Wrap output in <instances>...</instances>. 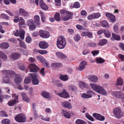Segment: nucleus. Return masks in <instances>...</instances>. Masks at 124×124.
<instances>
[{
	"label": "nucleus",
	"mask_w": 124,
	"mask_h": 124,
	"mask_svg": "<svg viewBox=\"0 0 124 124\" xmlns=\"http://www.w3.org/2000/svg\"><path fill=\"white\" fill-rule=\"evenodd\" d=\"M90 85L95 92L102 95H106L105 90L102 86L97 84L93 83H90Z\"/></svg>",
	"instance_id": "1"
},
{
	"label": "nucleus",
	"mask_w": 124,
	"mask_h": 124,
	"mask_svg": "<svg viewBox=\"0 0 124 124\" xmlns=\"http://www.w3.org/2000/svg\"><path fill=\"white\" fill-rule=\"evenodd\" d=\"M60 12L61 14V19L62 21H66L72 19L73 15L72 13L64 9L61 10Z\"/></svg>",
	"instance_id": "2"
},
{
	"label": "nucleus",
	"mask_w": 124,
	"mask_h": 124,
	"mask_svg": "<svg viewBox=\"0 0 124 124\" xmlns=\"http://www.w3.org/2000/svg\"><path fill=\"white\" fill-rule=\"evenodd\" d=\"M66 44V40L63 36H60L58 37L56 42V45L58 48L60 49L64 48Z\"/></svg>",
	"instance_id": "3"
},
{
	"label": "nucleus",
	"mask_w": 124,
	"mask_h": 124,
	"mask_svg": "<svg viewBox=\"0 0 124 124\" xmlns=\"http://www.w3.org/2000/svg\"><path fill=\"white\" fill-rule=\"evenodd\" d=\"M2 72L5 73L6 75L8 76L4 77L3 79V82L5 83H9V79L8 77L14 75V73L13 71L11 70H3L2 71Z\"/></svg>",
	"instance_id": "4"
},
{
	"label": "nucleus",
	"mask_w": 124,
	"mask_h": 124,
	"mask_svg": "<svg viewBox=\"0 0 124 124\" xmlns=\"http://www.w3.org/2000/svg\"><path fill=\"white\" fill-rule=\"evenodd\" d=\"M14 119L16 121L19 123H24L26 121V116L22 113L17 115L15 117Z\"/></svg>",
	"instance_id": "5"
},
{
	"label": "nucleus",
	"mask_w": 124,
	"mask_h": 124,
	"mask_svg": "<svg viewBox=\"0 0 124 124\" xmlns=\"http://www.w3.org/2000/svg\"><path fill=\"white\" fill-rule=\"evenodd\" d=\"M113 96L117 99L123 100L124 102V93L120 91H114L112 93Z\"/></svg>",
	"instance_id": "6"
},
{
	"label": "nucleus",
	"mask_w": 124,
	"mask_h": 124,
	"mask_svg": "<svg viewBox=\"0 0 124 124\" xmlns=\"http://www.w3.org/2000/svg\"><path fill=\"white\" fill-rule=\"evenodd\" d=\"M34 23V21L32 19H29L27 21V24L29 26V29L30 31H33L36 29V26Z\"/></svg>",
	"instance_id": "7"
},
{
	"label": "nucleus",
	"mask_w": 124,
	"mask_h": 124,
	"mask_svg": "<svg viewBox=\"0 0 124 124\" xmlns=\"http://www.w3.org/2000/svg\"><path fill=\"white\" fill-rule=\"evenodd\" d=\"M113 111L114 114L118 119H120L124 116L123 114L121 113V109L118 108H114Z\"/></svg>",
	"instance_id": "8"
},
{
	"label": "nucleus",
	"mask_w": 124,
	"mask_h": 124,
	"mask_svg": "<svg viewBox=\"0 0 124 124\" xmlns=\"http://www.w3.org/2000/svg\"><path fill=\"white\" fill-rule=\"evenodd\" d=\"M28 67L31 72H36L39 69V67L34 63L30 64Z\"/></svg>",
	"instance_id": "9"
},
{
	"label": "nucleus",
	"mask_w": 124,
	"mask_h": 124,
	"mask_svg": "<svg viewBox=\"0 0 124 124\" xmlns=\"http://www.w3.org/2000/svg\"><path fill=\"white\" fill-rule=\"evenodd\" d=\"M39 35L43 38H47L50 36V34L48 31L41 30L39 31Z\"/></svg>",
	"instance_id": "10"
},
{
	"label": "nucleus",
	"mask_w": 124,
	"mask_h": 124,
	"mask_svg": "<svg viewBox=\"0 0 124 124\" xmlns=\"http://www.w3.org/2000/svg\"><path fill=\"white\" fill-rule=\"evenodd\" d=\"M19 15H21L24 17H28L29 16V14L28 11L23 9L21 8L19 9Z\"/></svg>",
	"instance_id": "11"
},
{
	"label": "nucleus",
	"mask_w": 124,
	"mask_h": 124,
	"mask_svg": "<svg viewBox=\"0 0 124 124\" xmlns=\"http://www.w3.org/2000/svg\"><path fill=\"white\" fill-rule=\"evenodd\" d=\"M101 16L100 14L99 13H93L87 17V19L89 20L98 18Z\"/></svg>",
	"instance_id": "12"
},
{
	"label": "nucleus",
	"mask_w": 124,
	"mask_h": 124,
	"mask_svg": "<svg viewBox=\"0 0 124 124\" xmlns=\"http://www.w3.org/2000/svg\"><path fill=\"white\" fill-rule=\"evenodd\" d=\"M93 116L97 120L101 121H103L105 119L104 116L98 113H94L93 114Z\"/></svg>",
	"instance_id": "13"
},
{
	"label": "nucleus",
	"mask_w": 124,
	"mask_h": 124,
	"mask_svg": "<svg viewBox=\"0 0 124 124\" xmlns=\"http://www.w3.org/2000/svg\"><path fill=\"white\" fill-rule=\"evenodd\" d=\"M86 93L88 94H87L85 93H83L82 95V97L85 98H89L92 97V94H93V91L90 90L87 91Z\"/></svg>",
	"instance_id": "14"
},
{
	"label": "nucleus",
	"mask_w": 124,
	"mask_h": 124,
	"mask_svg": "<svg viewBox=\"0 0 124 124\" xmlns=\"http://www.w3.org/2000/svg\"><path fill=\"white\" fill-rule=\"evenodd\" d=\"M48 43L45 41H42L40 42L39 44V46L42 49H46L48 46Z\"/></svg>",
	"instance_id": "15"
},
{
	"label": "nucleus",
	"mask_w": 124,
	"mask_h": 124,
	"mask_svg": "<svg viewBox=\"0 0 124 124\" xmlns=\"http://www.w3.org/2000/svg\"><path fill=\"white\" fill-rule=\"evenodd\" d=\"M88 79L91 82L96 83L98 79L97 77L94 75H90L88 77Z\"/></svg>",
	"instance_id": "16"
},
{
	"label": "nucleus",
	"mask_w": 124,
	"mask_h": 124,
	"mask_svg": "<svg viewBox=\"0 0 124 124\" xmlns=\"http://www.w3.org/2000/svg\"><path fill=\"white\" fill-rule=\"evenodd\" d=\"M58 95L62 98H69L70 96L65 89H63L62 92L58 94Z\"/></svg>",
	"instance_id": "17"
},
{
	"label": "nucleus",
	"mask_w": 124,
	"mask_h": 124,
	"mask_svg": "<svg viewBox=\"0 0 124 124\" xmlns=\"http://www.w3.org/2000/svg\"><path fill=\"white\" fill-rule=\"evenodd\" d=\"M55 54L57 58L59 59H64L67 58L65 55L60 52H57L55 53Z\"/></svg>",
	"instance_id": "18"
},
{
	"label": "nucleus",
	"mask_w": 124,
	"mask_h": 124,
	"mask_svg": "<svg viewBox=\"0 0 124 124\" xmlns=\"http://www.w3.org/2000/svg\"><path fill=\"white\" fill-rule=\"evenodd\" d=\"M63 65L62 63L60 62H55L52 63L51 65V67L54 69H58Z\"/></svg>",
	"instance_id": "19"
},
{
	"label": "nucleus",
	"mask_w": 124,
	"mask_h": 124,
	"mask_svg": "<svg viewBox=\"0 0 124 124\" xmlns=\"http://www.w3.org/2000/svg\"><path fill=\"white\" fill-rule=\"evenodd\" d=\"M22 81V78L20 76L17 74L15 78V81L16 84L17 85H19Z\"/></svg>",
	"instance_id": "20"
},
{
	"label": "nucleus",
	"mask_w": 124,
	"mask_h": 124,
	"mask_svg": "<svg viewBox=\"0 0 124 124\" xmlns=\"http://www.w3.org/2000/svg\"><path fill=\"white\" fill-rule=\"evenodd\" d=\"M19 25L20 28H21L22 27L24 28L26 27V26L25 25L22 26V25H25V23L24 20L22 17H20V18Z\"/></svg>",
	"instance_id": "21"
},
{
	"label": "nucleus",
	"mask_w": 124,
	"mask_h": 124,
	"mask_svg": "<svg viewBox=\"0 0 124 124\" xmlns=\"http://www.w3.org/2000/svg\"><path fill=\"white\" fill-rule=\"evenodd\" d=\"M41 95L44 98L48 99H50V93L45 91H42L41 93Z\"/></svg>",
	"instance_id": "22"
},
{
	"label": "nucleus",
	"mask_w": 124,
	"mask_h": 124,
	"mask_svg": "<svg viewBox=\"0 0 124 124\" xmlns=\"http://www.w3.org/2000/svg\"><path fill=\"white\" fill-rule=\"evenodd\" d=\"M39 4L42 9L46 10L48 8V6L43 2V0H40Z\"/></svg>",
	"instance_id": "23"
},
{
	"label": "nucleus",
	"mask_w": 124,
	"mask_h": 124,
	"mask_svg": "<svg viewBox=\"0 0 124 124\" xmlns=\"http://www.w3.org/2000/svg\"><path fill=\"white\" fill-rule=\"evenodd\" d=\"M21 56V55L18 53H13L11 54L10 56L12 59L16 60L18 59Z\"/></svg>",
	"instance_id": "24"
},
{
	"label": "nucleus",
	"mask_w": 124,
	"mask_h": 124,
	"mask_svg": "<svg viewBox=\"0 0 124 124\" xmlns=\"http://www.w3.org/2000/svg\"><path fill=\"white\" fill-rule=\"evenodd\" d=\"M22 96L23 98V100L25 102L28 103L30 102V99L29 98L27 97L25 93H22Z\"/></svg>",
	"instance_id": "25"
},
{
	"label": "nucleus",
	"mask_w": 124,
	"mask_h": 124,
	"mask_svg": "<svg viewBox=\"0 0 124 124\" xmlns=\"http://www.w3.org/2000/svg\"><path fill=\"white\" fill-rule=\"evenodd\" d=\"M61 113L63 116L67 118H69L71 117L70 114L67 111L64 110H62Z\"/></svg>",
	"instance_id": "26"
},
{
	"label": "nucleus",
	"mask_w": 124,
	"mask_h": 124,
	"mask_svg": "<svg viewBox=\"0 0 124 124\" xmlns=\"http://www.w3.org/2000/svg\"><path fill=\"white\" fill-rule=\"evenodd\" d=\"M62 105L63 107L70 109L71 108L70 103L68 102H64L62 103Z\"/></svg>",
	"instance_id": "27"
},
{
	"label": "nucleus",
	"mask_w": 124,
	"mask_h": 124,
	"mask_svg": "<svg viewBox=\"0 0 124 124\" xmlns=\"http://www.w3.org/2000/svg\"><path fill=\"white\" fill-rule=\"evenodd\" d=\"M34 23L37 25H39L40 23H39L40 17L38 15H35L34 17Z\"/></svg>",
	"instance_id": "28"
},
{
	"label": "nucleus",
	"mask_w": 124,
	"mask_h": 124,
	"mask_svg": "<svg viewBox=\"0 0 124 124\" xmlns=\"http://www.w3.org/2000/svg\"><path fill=\"white\" fill-rule=\"evenodd\" d=\"M87 64L86 62L83 61L81 62L80 63L79 68L80 70H82L85 68V66Z\"/></svg>",
	"instance_id": "29"
},
{
	"label": "nucleus",
	"mask_w": 124,
	"mask_h": 124,
	"mask_svg": "<svg viewBox=\"0 0 124 124\" xmlns=\"http://www.w3.org/2000/svg\"><path fill=\"white\" fill-rule=\"evenodd\" d=\"M107 42L108 41L106 39H102L98 43V45L102 46L106 44Z\"/></svg>",
	"instance_id": "30"
},
{
	"label": "nucleus",
	"mask_w": 124,
	"mask_h": 124,
	"mask_svg": "<svg viewBox=\"0 0 124 124\" xmlns=\"http://www.w3.org/2000/svg\"><path fill=\"white\" fill-rule=\"evenodd\" d=\"M9 45L7 42H3L1 44L0 47L1 48L3 49L8 48L9 47Z\"/></svg>",
	"instance_id": "31"
},
{
	"label": "nucleus",
	"mask_w": 124,
	"mask_h": 124,
	"mask_svg": "<svg viewBox=\"0 0 124 124\" xmlns=\"http://www.w3.org/2000/svg\"><path fill=\"white\" fill-rule=\"evenodd\" d=\"M101 26L104 27L108 28L109 27L108 23L105 20L101 21Z\"/></svg>",
	"instance_id": "32"
},
{
	"label": "nucleus",
	"mask_w": 124,
	"mask_h": 124,
	"mask_svg": "<svg viewBox=\"0 0 124 124\" xmlns=\"http://www.w3.org/2000/svg\"><path fill=\"white\" fill-rule=\"evenodd\" d=\"M59 78L61 80L64 81H67L68 79V77L67 75H62L60 76Z\"/></svg>",
	"instance_id": "33"
},
{
	"label": "nucleus",
	"mask_w": 124,
	"mask_h": 124,
	"mask_svg": "<svg viewBox=\"0 0 124 124\" xmlns=\"http://www.w3.org/2000/svg\"><path fill=\"white\" fill-rule=\"evenodd\" d=\"M20 37L22 39H23L24 38L25 32L22 29H20Z\"/></svg>",
	"instance_id": "34"
},
{
	"label": "nucleus",
	"mask_w": 124,
	"mask_h": 124,
	"mask_svg": "<svg viewBox=\"0 0 124 124\" xmlns=\"http://www.w3.org/2000/svg\"><path fill=\"white\" fill-rule=\"evenodd\" d=\"M69 90L72 92H75L77 90V87L74 85H71L69 86Z\"/></svg>",
	"instance_id": "35"
},
{
	"label": "nucleus",
	"mask_w": 124,
	"mask_h": 124,
	"mask_svg": "<svg viewBox=\"0 0 124 124\" xmlns=\"http://www.w3.org/2000/svg\"><path fill=\"white\" fill-rule=\"evenodd\" d=\"M18 67L20 70L23 71L24 70L25 68V66L22 63H18Z\"/></svg>",
	"instance_id": "36"
},
{
	"label": "nucleus",
	"mask_w": 124,
	"mask_h": 124,
	"mask_svg": "<svg viewBox=\"0 0 124 124\" xmlns=\"http://www.w3.org/2000/svg\"><path fill=\"white\" fill-rule=\"evenodd\" d=\"M112 38H111V39L112 40H113L112 38L117 40H119L120 39V36L119 35H116L114 33H112Z\"/></svg>",
	"instance_id": "37"
},
{
	"label": "nucleus",
	"mask_w": 124,
	"mask_h": 124,
	"mask_svg": "<svg viewBox=\"0 0 124 124\" xmlns=\"http://www.w3.org/2000/svg\"><path fill=\"white\" fill-rule=\"evenodd\" d=\"M17 102L15 100H12L9 101L8 104L9 106H14Z\"/></svg>",
	"instance_id": "38"
},
{
	"label": "nucleus",
	"mask_w": 124,
	"mask_h": 124,
	"mask_svg": "<svg viewBox=\"0 0 124 124\" xmlns=\"http://www.w3.org/2000/svg\"><path fill=\"white\" fill-rule=\"evenodd\" d=\"M75 123L76 124H86L85 121L80 119H77L75 122Z\"/></svg>",
	"instance_id": "39"
},
{
	"label": "nucleus",
	"mask_w": 124,
	"mask_h": 124,
	"mask_svg": "<svg viewBox=\"0 0 124 124\" xmlns=\"http://www.w3.org/2000/svg\"><path fill=\"white\" fill-rule=\"evenodd\" d=\"M104 34L105 36L107 38H109L111 36V34L110 32L107 30H105Z\"/></svg>",
	"instance_id": "40"
},
{
	"label": "nucleus",
	"mask_w": 124,
	"mask_h": 124,
	"mask_svg": "<svg viewBox=\"0 0 124 124\" xmlns=\"http://www.w3.org/2000/svg\"><path fill=\"white\" fill-rule=\"evenodd\" d=\"M0 58L6 60L7 58V57L6 55L2 52L0 51Z\"/></svg>",
	"instance_id": "41"
},
{
	"label": "nucleus",
	"mask_w": 124,
	"mask_h": 124,
	"mask_svg": "<svg viewBox=\"0 0 124 124\" xmlns=\"http://www.w3.org/2000/svg\"><path fill=\"white\" fill-rule=\"evenodd\" d=\"M54 18L56 21H59L60 20V14L59 13H56L54 15Z\"/></svg>",
	"instance_id": "42"
},
{
	"label": "nucleus",
	"mask_w": 124,
	"mask_h": 124,
	"mask_svg": "<svg viewBox=\"0 0 124 124\" xmlns=\"http://www.w3.org/2000/svg\"><path fill=\"white\" fill-rule=\"evenodd\" d=\"M36 58L38 60L40 61L42 63V62H44L45 59L42 56L40 55L37 56L36 57Z\"/></svg>",
	"instance_id": "43"
},
{
	"label": "nucleus",
	"mask_w": 124,
	"mask_h": 124,
	"mask_svg": "<svg viewBox=\"0 0 124 124\" xmlns=\"http://www.w3.org/2000/svg\"><path fill=\"white\" fill-rule=\"evenodd\" d=\"M96 61L97 63H102L105 62V60L101 57L96 58Z\"/></svg>",
	"instance_id": "44"
},
{
	"label": "nucleus",
	"mask_w": 124,
	"mask_h": 124,
	"mask_svg": "<svg viewBox=\"0 0 124 124\" xmlns=\"http://www.w3.org/2000/svg\"><path fill=\"white\" fill-rule=\"evenodd\" d=\"M74 39L76 42H78L81 39L80 35L78 34L76 35L73 37Z\"/></svg>",
	"instance_id": "45"
},
{
	"label": "nucleus",
	"mask_w": 124,
	"mask_h": 124,
	"mask_svg": "<svg viewBox=\"0 0 124 124\" xmlns=\"http://www.w3.org/2000/svg\"><path fill=\"white\" fill-rule=\"evenodd\" d=\"M10 120L7 118L3 119L1 122L2 124H10Z\"/></svg>",
	"instance_id": "46"
},
{
	"label": "nucleus",
	"mask_w": 124,
	"mask_h": 124,
	"mask_svg": "<svg viewBox=\"0 0 124 124\" xmlns=\"http://www.w3.org/2000/svg\"><path fill=\"white\" fill-rule=\"evenodd\" d=\"M39 13L41 17V19L43 22H44L45 21V17L44 14L41 11L39 12Z\"/></svg>",
	"instance_id": "47"
},
{
	"label": "nucleus",
	"mask_w": 124,
	"mask_h": 124,
	"mask_svg": "<svg viewBox=\"0 0 124 124\" xmlns=\"http://www.w3.org/2000/svg\"><path fill=\"white\" fill-rule=\"evenodd\" d=\"M123 83V80L121 78H119L117 79L116 85H122Z\"/></svg>",
	"instance_id": "48"
},
{
	"label": "nucleus",
	"mask_w": 124,
	"mask_h": 124,
	"mask_svg": "<svg viewBox=\"0 0 124 124\" xmlns=\"http://www.w3.org/2000/svg\"><path fill=\"white\" fill-rule=\"evenodd\" d=\"M85 116L89 120L92 121H93L94 120V118L88 113H85Z\"/></svg>",
	"instance_id": "49"
},
{
	"label": "nucleus",
	"mask_w": 124,
	"mask_h": 124,
	"mask_svg": "<svg viewBox=\"0 0 124 124\" xmlns=\"http://www.w3.org/2000/svg\"><path fill=\"white\" fill-rule=\"evenodd\" d=\"M29 76L31 78L32 80L37 78V74L35 73H30L29 74Z\"/></svg>",
	"instance_id": "50"
},
{
	"label": "nucleus",
	"mask_w": 124,
	"mask_h": 124,
	"mask_svg": "<svg viewBox=\"0 0 124 124\" xmlns=\"http://www.w3.org/2000/svg\"><path fill=\"white\" fill-rule=\"evenodd\" d=\"M31 81V78L29 77H27L25 78L24 80V83L28 84L30 83Z\"/></svg>",
	"instance_id": "51"
},
{
	"label": "nucleus",
	"mask_w": 124,
	"mask_h": 124,
	"mask_svg": "<svg viewBox=\"0 0 124 124\" xmlns=\"http://www.w3.org/2000/svg\"><path fill=\"white\" fill-rule=\"evenodd\" d=\"M79 86L82 89L85 88V83L82 81H80L79 83Z\"/></svg>",
	"instance_id": "52"
},
{
	"label": "nucleus",
	"mask_w": 124,
	"mask_h": 124,
	"mask_svg": "<svg viewBox=\"0 0 124 124\" xmlns=\"http://www.w3.org/2000/svg\"><path fill=\"white\" fill-rule=\"evenodd\" d=\"M97 45L96 44L94 43L91 42L87 44V46L90 47H94Z\"/></svg>",
	"instance_id": "53"
},
{
	"label": "nucleus",
	"mask_w": 124,
	"mask_h": 124,
	"mask_svg": "<svg viewBox=\"0 0 124 124\" xmlns=\"http://www.w3.org/2000/svg\"><path fill=\"white\" fill-rule=\"evenodd\" d=\"M73 7L75 8H78L80 7V5L79 3L78 2H75L73 5Z\"/></svg>",
	"instance_id": "54"
},
{
	"label": "nucleus",
	"mask_w": 124,
	"mask_h": 124,
	"mask_svg": "<svg viewBox=\"0 0 124 124\" xmlns=\"http://www.w3.org/2000/svg\"><path fill=\"white\" fill-rule=\"evenodd\" d=\"M32 82L33 84L37 85L38 84L39 81L36 78L32 80Z\"/></svg>",
	"instance_id": "55"
},
{
	"label": "nucleus",
	"mask_w": 124,
	"mask_h": 124,
	"mask_svg": "<svg viewBox=\"0 0 124 124\" xmlns=\"http://www.w3.org/2000/svg\"><path fill=\"white\" fill-rule=\"evenodd\" d=\"M29 60L31 63H34L36 62V60L34 58L30 57L29 58Z\"/></svg>",
	"instance_id": "56"
},
{
	"label": "nucleus",
	"mask_w": 124,
	"mask_h": 124,
	"mask_svg": "<svg viewBox=\"0 0 124 124\" xmlns=\"http://www.w3.org/2000/svg\"><path fill=\"white\" fill-rule=\"evenodd\" d=\"M109 20L112 22H115L116 20L115 16L114 15L111 16L109 18Z\"/></svg>",
	"instance_id": "57"
},
{
	"label": "nucleus",
	"mask_w": 124,
	"mask_h": 124,
	"mask_svg": "<svg viewBox=\"0 0 124 124\" xmlns=\"http://www.w3.org/2000/svg\"><path fill=\"white\" fill-rule=\"evenodd\" d=\"M20 46L21 47H22L24 48H26V46L24 43L23 41H21L20 42Z\"/></svg>",
	"instance_id": "58"
},
{
	"label": "nucleus",
	"mask_w": 124,
	"mask_h": 124,
	"mask_svg": "<svg viewBox=\"0 0 124 124\" xmlns=\"http://www.w3.org/2000/svg\"><path fill=\"white\" fill-rule=\"evenodd\" d=\"M0 113L1 116L5 117L8 116V115L6 113V112L4 111H1Z\"/></svg>",
	"instance_id": "59"
},
{
	"label": "nucleus",
	"mask_w": 124,
	"mask_h": 124,
	"mask_svg": "<svg viewBox=\"0 0 124 124\" xmlns=\"http://www.w3.org/2000/svg\"><path fill=\"white\" fill-rule=\"evenodd\" d=\"M1 16L2 18L6 19L7 20H8L9 18L8 16L5 14H2Z\"/></svg>",
	"instance_id": "60"
},
{
	"label": "nucleus",
	"mask_w": 124,
	"mask_h": 124,
	"mask_svg": "<svg viewBox=\"0 0 124 124\" xmlns=\"http://www.w3.org/2000/svg\"><path fill=\"white\" fill-rule=\"evenodd\" d=\"M91 53L93 54V56H95L99 54V50H95L92 51Z\"/></svg>",
	"instance_id": "61"
},
{
	"label": "nucleus",
	"mask_w": 124,
	"mask_h": 124,
	"mask_svg": "<svg viewBox=\"0 0 124 124\" xmlns=\"http://www.w3.org/2000/svg\"><path fill=\"white\" fill-rule=\"evenodd\" d=\"M48 52L46 50H39V53L41 54H47Z\"/></svg>",
	"instance_id": "62"
},
{
	"label": "nucleus",
	"mask_w": 124,
	"mask_h": 124,
	"mask_svg": "<svg viewBox=\"0 0 124 124\" xmlns=\"http://www.w3.org/2000/svg\"><path fill=\"white\" fill-rule=\"evenodd\" d=\"M76 28L78 30H82L84 29V28L81 25L79 24H77L76 25Z\"/></svg>",
	"instance_id": "63"
},
{
	"label": "nucleus",
	"mask_w": 124,
	"mask_h": 124,
	"mask_svg": "<svg viewBox=\"0 0 124 124\" xmlns=\"http://www.w3.org/2000/svg\"><path fill=\"white\" fill-rule=\"evenodd\" d=\"M31 38L29 36H27L26 38V41L27 43H30L31 42Z\"/></svg>",
	"instance_id": "64"
}]
</instances>
